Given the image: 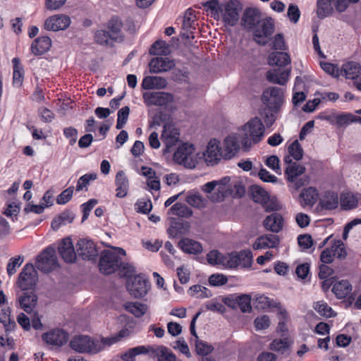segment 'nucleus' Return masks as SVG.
Instances as JSON below:
<instances>
[{
	"label": "nucleus",
	"mask_w": 361,
	"mask_h": 361,
	"mask_svg": "<svg viewBox=\"0 0 361 361\" xmlns=\"http://www.w3.org/2000/svg\"><path fill=\"white\" fill-rule=\"evenodd\" d=\"M241 25L247 31L253 32V39L258 44L265 45L274 31L271 18H262L259 9L247 8L241 18Z\"/></svg>",
	"instance_id": "obj_1"
},
{
	"label": "nucleus",
	"mask_w": 361,
	"mask_h": 361,
	"mask_svg": "<svg viewBox=\"0 0 361 361\" xmlns=\"http://www.w3.org/2000/svg\"><path fill=\"white\" fill-rule=\"evenodd\" d=\"M262 101L267 109L264 112V122L269 127L276 119V114L280 111L284 102V91L281 87H269L264 90Z\"/></svg>",
	"instance_id": "obj_2"
},
{
	"label": "nucleus",
	"mask_w": 361,
	"mask_h": 361,
	"mask_svg": "<svg viewBox=\"0 0 361 361\" xmlns=\"http://www.w3.org/2000/svg\"><path fill=\"white\" fill-rule=\"evenodd\" d=\"M37 269L44 271L45 270V250H42L37 257L35 261V267L32 264H27L24 266L20 273L18 286L23 290L35 288L38 281Z\"/></svg>",
	"instance_id": "obj_3"
},
{
	"label": "nucleus",
	"mask_w": 361,
	"mask_h": 361,
	"mask_svg": "<svg viewBox=\"0 0 361 361\" xmlns=\"http://www.w3.org/2000/svg\"><path fill=\"white\" fill-rule=\"evenodd\" d=\"M121 255H126V251L121 247L102 251L98 263L100 272L104 275L115 273L121 266Z\"/></svg>",
	"instance_id": "obj_4"
},
{
	"label": "nucleus",
	"mask_w": 361,
	"mask_h": 361,
	"mask_svg": "<svg viewBox=\"0 0 361 361\" xmlns=\"http://www.w3.org/2000/svg\"><path fill=\"white\" fill-rule=\"evenodd\" d=\"M166 116L161 114H156L148 121L149 135H180L179 130L171 121H166Z\"/></svg>",
	"instance_id": "obj_5"
},
{
	"label": "nucleus",
	"mask_w": 361,
	"mask_h": 361,
	"mask_svg": "<svg viewBox=\"0 0 361 361\" xmlns=\"http://www.w3.org/2000/svg\"><path fill=\"white\" fill-rule=\"evenodd\" d=\"M195 149L193 144L188 142L182 143L173 154L174 161L179 165H183L185 168L194 169L196 166Z\"/></svg>",
	"instance_id": "obj_6"
},
{
	"label": "nucleus",
	"mask_w": 361,
	"mask_h": 361,
	"mask_svg": "<svg viewBox=\"0 0 361 361\" xmlns=\"http://www.w3.org/2000/svg\"><path fill=\"white\" fill-rule=\"evenodd\" d=\"M242 9L241 4L238 0H230L221 3L219 15L222 20L230 26H234L239 20V12Z\"/></svg>",
	"instance_id": "obj_7"
},
{
	"label": "nucleus",
	"mask_w": 361,
	"mask_h": 361,
	"mask_svg": "<svg viewBox=\"0 0 361 361\" xmlns=\"http://www.w3.org/2000/svg\"><path fill=\"white\" fill-rule=\"evenodd\" d=\"M70 346L71 349L80 353H96L102 350V348L90 336L83 335L74 336L70 342Z\"/></svg>",
	"instance_id": "obj_8"
},
{
	"label": "nucleus",
	"mask_w": 361,
	"mask_h": 361,
	"mask_svg": "<svg viewBox=\"0 0 361 361\" xmlns=\"http://www.w3.org/2000/svg\"><path fill=\"white\" fill-rule=\"evenodd\" d=\"M317 16L322 19L331 15L334 7L337 11L343 12L348 8V2L347 0H317Z\"/></svg>",
	"instance_id": "obj_9"
},
{
	"label": "nucleus",
	"mask_w": 361,
	"mask_h": 361,
	"mask_svg": "<svg viewBox=\"0 0 361 361\" xmlns=\"http://www.w3.org/2000/svg\"><path fill=\"white\" fill-rule=\"evenodd\" d=\"M126 287L131 295L140 298L146 295L150 283L144 274H138L127 281Z\"/></svg>",
	"instance_id": "obj_10"
},
{
	"label": "nucleus",
	"mask_w": 361,
	"mask_h": 361,
	"mask_svg": "<svg viewBox=\"0 0 361 361\" xmlns=\"http://www.w3.org/2000/svg\"><path fill=\"white\" fill-rule=\"evenodd\" d=\"M252 253L249 250L233 252L227 254V269H235L238 267H249L252 264Z\"/></svg>",
	"instance_id": "obj_11"
},
{
	"label": "nucleus",
	"mask_w": 361,
	"mask_h": 361,
	"mask_svg": "<svg viewBox=\"0 0 361 361\" xmlns=\"http://www.w3.org/2000/svg\"><path fill=\"white\" fill-rule=\"evenodd\" d=\"M202 155L207 166L218 164L223 159L221 142L215 137L211 139L208 142Z\"/></svg>",
	"instance_id": "obj_12"
},
{
	"label": "nucleus",
	"mask_w": 361,
	"mask_h": 361,
	"mask_svg": "<svg viewBox=\"0 0 361 361\" xmlns=\"http://www.w3.org/2000/svg\"><path fill=\"white\" fill-rule=\"evenodd\" d=\"M347 255L344 243L341 240H335L330 247L324 249L320 255V260L324 264H330L334 257L344 259Z\"/></svg>",
	"instance_id": "obj_13"
},
{
	"label": "nucleus",
	"mask_w": 361,
	"mask_h": 361,
	"mask_svg": "<svg viewBox=\"0 0 361 361\" xmlns=\"http://www.w3.org/2000/svg\"><path fill=\"white\" fill-rule=\"evenodd\" d=\"M146 106H166L173 102V97L171 94L164 92H146L142 95Z\"/></svg>",
	"instance_id": "obj_14"
},
{
	"label": "nucleus",
	"mask_w": 361,
	"mask_h": 361,
	"mask_svg": "<svg viewBox=\"0 0 361 361\" xmlns=\"http://www.w3.org/2000/svg\"><path fill=\"white\" fill-rule=\"evenodd\" d=\"M77 252L80 257L84 260L96 261L98 251L93 241L80 239L77 243Z\"/></svg>",
	"instance_id": "obj_15"
},
{
	"label": "nucleus",
	"mask_w": 361,
	"mask_h": 361,
	"mask_svg": "<svg viewBox=\"0 0 361 361\" xmlns=\"http://www.w3.org/2000/svg\"><path fill=\"white\" fill-rule=\"evenodd\" d=\"M221 149L224 160H231L236 157L240 149L238 137H225L221 144Z\"/></svg>",
	"instance_id": "obj_16"
},
{
	"label": "nucleus",
	"mask_w": 361,
	"mask_h": 361,
	"mask_svg": "<svg viewBox=\"0 0 361 361\" xmlns=\"http://www.w3.org/2000/svg\"><path fill=\"white\" fill-rule=\"evenodd\" d=\"M238 135H264V126L258 117L251 118L239 128Z\"/></svg>",
	"instance_id": "obj_17"
},
{
	"label": "nucleus",
	"mask_w": 361,
	"mask_h": 361,
	"mask_svg": "<svg viewBox=\"0 0 361 361\" xmlns=\"http://www.w3.org/2000/svg\"><path fill=\"white\" fill-rule=\"evenodd\" d=\"M252 200L260 204L267 212L274 210V207L270 202L268 192L259 185H254L251 187Z\"/></svg>",
	"instance_id": "obj_18"
},
{
	"label": "nucleus",
	"mask_w": 361,
	"mask_h": 361,
	"mask_svg": "<svg viewBox=\"0 0 361 361\" xmlns=\"http://www.w3.org/2000/svg\"><path fill=\"white\" fill-rule=\"evenodd\" d=\"M60 257L66 263L75 262L77 255L74 249L73 242L70 238H63L60 243L59 247Z\"/></svg>",
	"instance_id": "obj_19"
},
{
	"label": "nucleus",
	"mask_w": 361,
	"mask_h": 361,
	"mask_svg": "<svg viewBox=\"0 0 361 361\" xmlns=\"http://www.w3.org/2000/svg\"><path fill=\"white\" fill-rule=\"evenodd\" d=\"M280 240L277 235L265 234L258 237L252 244V248L255 250L276 248L279 245Z\"/></svg>",
	"instance_id": "obj_20"
},
{
	"label": "nucleus",
	"mask_w": 361,
	"mask_h": 361,
	"mask_svg": "<svg viewBox=\"0 0 361 361\" xmlns=\"http://www.w3.org/2000/svg\"><path fill=\"white\" fill-rule=\"evenodd\" d=\"M175 66L173 61L168 58L155 57L149 63V71L154 73L166 72L171 70Z\"/></svg>",
	"instance_id": "obj_21"
},
{
	"label": "nucleus",
	"mask_w": 361,
	"mask_h": 361,
	"mask_svg": "<svg viewBox=\"0 0 361 361\" xmlns=\"http://www.w3.org/2000/svg\"><path fill=\"white\" fill-rule=\"evenodd\" d=\"M71 24V18L66 15H54L47 19V29L54 31L66 30Z\"/></svg>",
	"instance_id": "obj_22"
},
{
	"label": "nucleus",
	"mask_w": 361,
	"mask_h": 361,
	"mask_svg": "<svg viewBox=\"0 0 361 361\" xmlns=\"http://www.w3.org/2000/svg\"><path fill=\"white\" fill-rule=\"evenodd\" d=\"M283 161L286 164H288L285 170V175L287 176L288 181L294 182L298 176L305 173V168L295 162L292 163L290 156H286Z\"/></svg>",
	"instance_id": "obj_23"
},
{
	"label": "nucleus",
	"mask_w": 361,
	"mask_h": 361,
	"mask_svg": "<svg viewBox=\"0 0 361 361\" xmlns=\"http://www.w3.org/2000/svg\"><path fill=\"white\" fill-rule=\"evenodd\" d=\"M263 225L267 230L273 233H279L283 228V218L279 213H272L265 218Z\"/></svg>",
	"instance_id": "obj_24"
},
{
	"label": "nucleus",
	"mask_w": 361,
	"mask_h": 361,
	"mask_svg": "<svg viewBox=\"0 0 361 361\" xmlns=\"http://www.w3.org/2000/svg\"><path fill=\"white\" fill-rule=\"evenodd\" d=\"M123 22L118 16H113L107 23L109 32L112 35L114 42H121L123 40V35L121 32Z\"/></svg>",
	"instance_id": "obj_25"
},
{
	"label": "nucleus",
	"mask_w": 361,
	"mask_h": 361,
	"mask_svg": "<svg viewBox=\"0 0 361 361\" xmlns=\"http://www.w3.org/2000/svg\"><path fill=\"white\" fill-rule=\"evenodd\" d=\"M319 206L323 209L332 210L338 206V195L331 190L326 191L319 200Z\"/></svg>",
	"instance_id": "obj_26"
},
{
	"label": "nucleus",
	"mask_w": 361,
	"mask_h": 361,
	"mask_svg": "<svg viewBox=\"0 0 361 361\" xmlns=\"http://www.w3.org/2000/svg\"><path fill=\"white\" fill-rule=\"evenodd\" d=\"M115 185L116 187V197L119 198H123L126 197L128 194L129 183L124 171H119L116 173L115 178Z\"/></svg>",
	"instance_id": "obj_27"
},
{
	"label": "nucleus",
	"mask_w": 361,
	"mask_h": 361,
	"mask_svg": "<svg viewBox=\"0 0 361 361\" xmlns=\"http://www.w3.org/2000/svg\"><path fill=\"white\" fill-rule=\"evenodd\" d=\"M68 339V334L63 329H54L47 332V343L62 346Z\"/></svg>",
	"instance_id": "obj_28"
},
{
	"label": "nucleus",
	"mask_w": 361,
	"mask_h": 361,
	"mask_svg": "<svg viewBox=\"0 0 361 361\" xmlns=\"http://www.w3.org/2000/svg\"><path fill=\"white\" fill-rule=\"evenodd\" d=\"M178 247L185 253L199 255L202 252L201 243L190 238H183L178 242Z\"/></svg>",
	"instance_id": "obj_29"
},
{
	"label": "nucleus",
	"mask_w": 361,
	"mask_h": 361,
	"mask_svg": "<svg viewBox=\"0 0 361 361\" xmlns=\"http://www.w3.org/2000/svg\"><path fill=\"white\" fill-rule=\"evenodd\" d=\"M289 71H280L279 69L269 70L267 72L266 77L269 82L284 85L289 77Z\"/></svg>",
	"instance_id": "obj_30"
},
{
	"label": "nucleus",
	"mask_w": 361,
	"mask_h": 361,
	"mask_svg": "<svg viewBox=\"0 0 361 361\" xmlns=\"http://www.w3.org/2000/svg\"><path fill=\"white\" fill-rule=\"evenodd\" d=\"M166 85V79L160 76H146L141 84L144 90L163 89Z\"/></svg>",
	"instance_id": "obj_31"
},
{
	"label": "nucleus",
	"mask_w": 361,
	"mask_h": 361,
	"mask_svg": "<svg viewBox=\"0 0 361 361\" xmlns=\"http://www.w3.org/2000/svg\"><path fill=\"white\" fill-rule=\"evenodd\" d=\"M319 192L314 187L303 189L300 195V203L303 206H313L317 202Z\"/></svg>",
	"instance_id": "obj_32"
},
{
	"label": "nucleus",
	"mask_w": 361,
	"mask_h": 361,
	"mask_svg": "<svg viewBox=\"0 0 361 361\" xmlns=\"http://www.w3.org/2000/svg\"><path fill=\"white\" fill-rule=\"evenodd\" d=\"M13 84L16 87H20L23 82L25 71L23 66L19 58H13Z\"/></svg>",
	"instance_id": "obj_33"
},
{
	"label": "nucleus",
	"mask_w": 361,
	"mask_h": 361,
	"mask_svg": "<svg viewBox=\"0 0 361 361\" xmlns=\"http://www.w3.org/2000/svg\"><path fill=\"white\" fill-rule=\"evenodd\" d=\"M37 297L33 293H24L18 298V302L22 309L30 313L37 305Z\"/></svg>",
	"instance_id": "obj_34"
},
{
	"label": "nucleus",
	"mask_w": 361,
	"mask_h": 361,
	"mask_svg": "<svg viewBox=\"0 0 361 361\" xmlns=\"http://www.w3.org/2000/svg\"><path fill=\"white\" fill-rule=\"evenodd\" d=\"M188 228L189 224L188 222L183 221V220L174 219L172 221L171 225L169 228L167 232L171 238H174L184 234Z\"/></svg>",
	"instance_id": "obj_35"
},
{
	"label": "nucleus",
	"mask_w": 361,
	"mask_h": 361,
	"mask_svg": "<svg viewBox=\"0 0 361 361\" xmlns=\"http://www.w3.org/2000/svg\"><path fill=\"white\" fill-rule=\"evenodd\" d=\"M341 71L346 78L355 80L361 73V66L357 62L349 61L343 65Z\"/></svg>",
	"instance_id": "obj_36"
},
{
	"label": "nucleus",
	"mask_w": 361,
	"mask_h": 361,
	"mask_svg": "<svg viewBox=\"0 0 361 361\" xmlns=\"http://www.w3.org/2000/svg\"><path fill=\"white\" fill-rule=\"evenodd\" d=\"M268 63L271 66L283 67L290 63V57L286 52H274L269 56Z\"/></svg>",
	"instance_id": "obj_37"
},
{
	"label": "nucleus",
	"mask_w": 361,
	"mask_h": 361,
	"mask_svg": "<svg viewBox=\"0 0 361 361\" xmlns=\"http://www.w3.org/2000/svg\"><path fill=\"white\" fill-rule=\"evenodd\" d=\"M124 308L135 317L140 318L147 312L148 306L138 302H127L124 305Z\"/></svg>",
	"instance_id": "obj_38"
},
{
	"label": "nucleus",
	"mask_w": 361,
	"mask_h": 361,
	"mask_svg": "<svg viewBox=\"0 0 361 361\" xmlns=\"http://www.w3.org/2000/svg\"><path fill=\"white\" fill-rule=\"evenodd\" d=\"M352 290V286L347 280H342L336 283L332 288V291L338 298L342 299L348 296Z\"/></svg>",
	"instance_id": "obj_39"
},
{
	"label": "nucleus",
	"mask_w": 361,
	"mask_h": 361,
	"mask_svg": "<svg viewBox=\"0 0 361 361\" xmlns=\"http://www.w3.org/2000/svg\"><path fill=\"white\" fill-rule=\"evenodd\" d=\"M94 42L102 46H114V38H112V35L107 30H98L94 32Z\"/></svg>",
	"instance_id": "obj_40"
},
{
	"label": "nucleus",
	"mask_w": 361,
	"mask_h": 361,
	"mask_svg": "<svg viewBox=\"0 0 361 361\" xmlns=\"http://www.w3.org/2000/svg\"><path fill=\"white\" fill-rule=\"evenodd\" d=\"M207 259L209 264L221 265L224 268H227V254L223 255L218 250H212L207 255Z\"/></svg>",
	"instance_id": "obj_41"
},
{
	"label": "nucleus",
	"mask_w": 361,
	"mask_h": 361,
	"mask_svg": "<svg viewBox=\"0 0 361 361\" xmlns=\"http://www.w3.org/2000/svg\"><path fill=\"white\" fill-rule=\"evenodd\" d=\"M328 120L338 127H343L353 123V115L350 114H333L329 116Z\"/></svg>",
	"instance_id": "obj_42"
},
{
	"label": "nucleus",
	"mask_w": 361,
	"mask_h": 361,
	"mask_svg": "<svg viewBox=\"0 0 361 361\" xmlns=\"http://www.w3.org/2000/svg\"><path fill=\"white\" fill-rule=\"evenodd\" d=\"M290 345L287 338L274 339L269 344V349L282 355L289 354Z\"/></svg>",
	"instance_id": "obj_43"
},
{
	"label": "nucleus",
	"mask_w": 361,
	"mask_h": 361,
	"mask_svg": "<svg viewBox=\"0 0 361 361\" xmlns=\"http://www.w3.org/2000/svg\"><path fill=\"white\" fill-rule=\"evenodd\" d=\"M149 54L150 55H168L170 52L169 44L163 40H157L154 42L150 49H149Z\"/></svg>",
	"instance_id": "obj_44"
},
{
	"label": "nucleus",
	"mask_w": 361,
	"mask_h": 361,
	"mask_svg": "<svg viewBox=\"0 0 361 361\" xmlns=\"http://www.w3.org/2000/svg\"><path fill=\"white\" fill-rule=\"evenodd\" d=\"M169 213L181 217H190L192 214L191 209L184 204L178 202L169 210Z\"/></svg>",
	"instance_id": "obj_45"
},
{
	"label": "nucleus",
	"mask_w": 361,
	"mask_h": 361,
	"mask_svg": "<svg viewBox=\"0 0 361 361\" xmlns=\"http://www.w3.org/2000/svg\"><path fill=\"white\" fill-rule=\"evenodd\" d=\"M314 309L322 317H325L326 318H330L336 316V314L334 313V311L331 307L328 305V304L322 300L318 301L314 303Z\"/></svg>",
	"instance_id": "obj_46"
},
{
	"label": "nucleus",
	"mask_w": 361,
	"mask_h": 361,
	"mask_svg": "<svg viewBox=\"0 0 361 361\" xmlns=\"http://www.w3.org/2000/svg\"><path fill=\"white\" fill-rule=\"evenodd\" d=\"M254 305L256 309L266 310L274 307V301L264 295H259L254 300Z\"/></svg>",
	"instance_id": "obj_47"
},
{
	"label": "nucleus",
	"mask_w": 361,
	"mask_h": 361,
	"mask_svg": "<svg viewBox=\"0 0 361 361\" xmlns=\"http://www.w3.org/2000/svg\"><path fill=\"white\" fill-rule=\"evenodd\" d=\"M357 198L350 193H344L341 196V205L343 209L348 210L357 207Z\"/></svg>",
	"instance_id": "obj_48"
},
{
	"label": "nucleus",
	"mask_w": 361,
	"mask_h": 361,
	"mask_svg": "<svg viewBox=\"0 0 361 361\" xmlns=\"http://www.w3.org/2000/svg\"><path fill=\"white\" fill-rule=\"evenodd\" d=\"M148 353L147 349L144 345L137 346L129 349L121 357L123 361H134L135 356L140 354H146Z\"/></svg>",
	"instance_id": "obj_49"
},
{
	"label": "nucleus",
	"mask_w": 361,
	"mask_h": 361,
	"mask_svg": "<svg viewBox=\"0 0 361 361\" xmlns=\"http://www.w3.org/2000/svg\"><path fill=\"white\" fill-rule=\"evenodd\" d=\"M189 293L191 296L200 298H209L212 295L211 291L207 288L199 284L191 286Z\"/></svg>",
	"instance_id": "obj_50"
},
{
	"label": "nucleus",
	"mask_w": 361,
	"mask_h": 361,
	"mask_svg": "<svg viewBox=\"0 0 361 361\" xmlns=\"http://www.w3.org/2000/svg\"><path fill=\"white\" fill-rule=\"evenodd\" d=\"M157 356L158 361H178L176 355L165 346L157 348Z\"/></svg>",
	"instance_id": "obj_51"
},
{
	"label": "nucleus",
	"mask_w": 361,
	"mask_h": 361,
	"mask_svg": "<svg viewBox=\"0 0 361 361\" xmlns=\"http://www.w3.org/2000/svg\"><path fill=\"white\" fill-rule=\"evenodd\" d=\"M235 303L243 312H250L252 310L251 297L249 295H241L235 299Z\"/></svg>",
	"instance_id": "obj_52"
},
{
	"label": "nucleus",
	"mask_w": 361,
	"mask_h": 361,
	"mask_svg": "<svg viewBox=\"0 0 361 361\" xmlns=\"http://www.w3.org/2000/svg\"><path fill=\"white\" fill-rule=\"evenodd\" d=\"M195 350L197 354L207 356L214 350V347L202 340L195 341Z\"/></svg>",
	"instance_id": "obj_53"
},
{
	"label": "nucleus",
	"mask_w": 361,
	"mask_h": 361,
	"mask_svg": "<svg viewBox=\"0 0 361 361\" xmlns=\"http://www.w3.org/2000/svg\"><path fill=\"white\" fill-rule=\"evenodd\" d=\"M126 335H127V330L122 329L116 336H113L107 337V338H102L101 343L102 344V347L98 342L97 343L102 349L105 346H111V345L117 343L118 341H119L121 340V338H123Z\"/></svg>",
	"instance_id": "obj_54"
},
{
	"label": "nucleus",
	"mask_w": 361,
	"mask_h": 361,
	"mask_svg": "<svg viewBox=\"0 0 361 361\" xmlns=\"http://www.w3.org/2000/svg\"><path fill=\"white\" fill-rule=\"evenodd\" d=\"M31 51L35 56H41L45 52V37L35 39L31 44Z\"/></svg>",
	"instance_id": "obj_55"
},
{
	"label": "nucleus",
	"mask_w": 361,
	"mask_h": 361,
	"mask_svg": "<svg viewBox=\"0 0 361 361\" xmlns=\"http://www.w3.org/2000/svg\"><path fill=\"white\" fill-rule=\"evenodd\" d=\"M0 322L4 324L7 331L13 330L16 326L15 322L10 319V311L8 309L3 310L0 314Z\"/></svg>",
	"instance_id": "obj_56"
},
{
	"label": "nucleus",
	"mask_w": 361,
	"mask_h": 361,
	"mask_svg": "<svg viewBox=\"0 0 361 361\" xmlns=\"http://www.w3.org/2000/svg\"><path fill=\"white\" fill-rule=\"evenodd\" d=\"M74 188L71 186L66 190H63L57 197H56V203L58 204H65L68 202L73 195Z\"/></svg>",
	"instance_id": "obj_57"
},
{
	"label": "nucleus",
	"mask_w": 361,
	"mask_h": 361,
	"mask_svg": "<svg viewBox=\"0 0 361 361\" xmlns=\"http://www.w3.org/2000/svg\"><path fill=\"white\" fill-rule=\"evenodd\" d=\"M24 257L23 256H18L13 257L10 259L7 265V273L9 276L14 274L18 268L23 262Z\"/></svg>",
	"instance_id": "obj_58"
},
{
	"label": "nucleus",
	"mask_w": 361,
	"mask_h": 361,
	"mask_svg": "<svg viewBox=\"0 0 361 361\" xmlns=\"http://www.w3.org/2000/svg\"><path fill=\"white\" fill-rule=\"evenodd\" d=\"M291 157L297 161L300 160L303 156V150L298 140H295L288 147Z\"/></svg>",
	"instance_id": "obj_59"
},
{
	"label": "nucleus",
	"mask_w": 361,
	"mask_h": 361,
	"mask_svg": "<svg viewBox=\"0 0 361 361\" xmlns=\"http://www.w3.org/2000/svg\"><path fill=\"white\" fill-rule=\"evenodd\" d=\"M97 178L96 173H86L78 179L76 185V190L80 191L83 190L85 187H86L90 181L94 180Z\"/></svg>",
	"instance_id": "obj_60"
},
{
	"label": "nucleus",
	"mask_w": 361,
	"mask_h": 361,
	"mask_svg": "<svg viewBox=\"0 0 361 361\" xmlns=\"http://www.w3.org/2000/svg\"><path fill=\"white\" fill-rule=\"evenodd\" d=\"M118 271L119 275L122 277L127 278L128 280H130V278L133 275L135 272L134 267L128 263L123 262L121 260V266L119 269H117Z\"/></svg>",
	"instance_id": "obj_61"
},
{
	"label": "nucleus",
	"mask_w": 361,
	"mask_h": 361,
	"mask_svg": "<svg viewBox=\"0 0 361 361\" xmlns=\"http://www.w3.org/2000/svg\"><path fill=\"white\" fill-rule=\"evenodd\" d=\"M226 276L222 274H214L209 277V283L212 286H220L227 283Z\"/></svg>",
	"instance_id": "obj_62"
},
{
	"label": "nucleus",
	"mask_w": 361,
	"mask_h": 361,
	"mask_svg": "<svg viewBox=\"0 0 361 361\" xmlns=\"http://www.w3.org/2000/svg\"><path fill=\"white\" fill-rule=\"evenodd\" d=\"M178 138L179 137H161V141L165 146L164 152L165 153L171 152L178 144L179 141Z\"/></svg>",
	"instance_id": "obj_63"
},
{
	"label": "nucleus",
	"mask_w": 361,
	"mask_h": 361,
	"mask_svg": "<svg viewBox=\"0 0 361 361\" xmlns=\"http://www.w3.org/2000/svg\"><path fill=\"white\" fill-rule=\"evenodd\" d=\"M287 16L292 23H298L300 17V11L298 6L290 4L288 8Z\"/></svg>",
	"instance_id": "obj_64"
}]
</instances>
